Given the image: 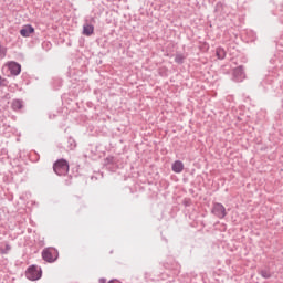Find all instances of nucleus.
Listing matches in <instances>:
<instances>
[{
  "instance_id": "nucleus-1",
  "label": "nucleus",
  "mask_w": 283,
  "mask_h": 283,
  "mask_svg": "<svg viewBox=\"0 0 283 283\" xmlns=\"http://www.w3.org/2000/svg\"><path fill=\"white\" fill-rule=\"evenodd\" d=\"M53 170L56 176H67L70 164L65 159H57L53 165Z\"/></svg>"
},
{
  "instance_id": "nucleus-2",
  "label": "nucleus",
  "mask_w": 283,
  "mask_h": 283,
  "mask_svg": "<svg viewBox=\"0 0 283 283\" xmlns=\"http://www.w3.org/2000/svg\"><path fill=\"white\" fill-rule=\"evenodd\" d=\"M42 275H43V272L41 271V268L36 265H31L25 272L27 279L31 280L32 282H35L36 280H41Z\"/></svg>"
},
{
  "instance_id": "nucleus-3",
  "label": "nucleus",
  "mask_w": 283,
  "mask_h": 283,
  "mask_svg": "<svg viewBox=\"0 0 283 283\" xmlns=\"http://www.w3.org/2000/svg\"><path fill=\"white\" fill-rule=\"evenodd\" d=\"M211 212L213 213V216L219 218V220H222L227 217V208H224V206L220 202L213 203Z\"/></svg>"
},
{
  "instance_id": "nucleus-4",
  "label": "nucleus",
  "mask_w": 283,
  "mask_h": 283,
  "mask_svg": "<svg viewBox=\"0 0 283 283\" xmlns=\"http://www.w3.org/2000/svg\"><path fill=\"white\" fill-rule=\"evenodd\" d=\"M56 258H59V253H56V250L45 249L42 251V260H44V262H56Z\"/></svg>"
},
{
  "instance_id": "nucleus-5",
  "label": "nucleus",
  "mask_w": 283,
  "mask_h": 283,
  "mask_svg": "<svg viewBox=\"0 0 283 283\" xmlns=\"http://www.w3.org/2000/svg\"><path fill=\"white\" fill-rule=\"evenodd\" d=\"M244 78V69L242 66H239L233 70V81H235V83H242Z\"/></svg>"
},
{
  "instance_id": "nucleus-6",
  "label": "nucleus",
  "mask_w": 283,
  "mask_h": 283,
  "mask_svg": "<svg viewBox=\"0 0 283 283\" xmlns=\"http://www.w3.org/2000/svg\"><path fill=\"white\" fill-rule=\"evenodd\" d=\"M8 67L11 76H19V74H21V64L17 62H10Z\"/></svg>"
},
{
  "instance_id": "nucleus-7",
  "label": "nucleus",
  "mask_w": 283,
  "mask_h": 283,
  "mask_svg": "<svg viewBox=\"0 0 283 283\" xmlns=\"http://www.w3.org/2000/svg\"><path fill=\"white\" fill-rule=\"evenodd\" d=\"M171 169L175 174H182V171L185 170V164H182V161L180 160H176L172 164Z\"/></svg>"
},
{
  "instance_id": "nucleus-8",
  "label": "nucleus",
  "mask_w": 283,
  "mask_h": 283,
  "mask_svg": "<svg viewBox=\"0 0 283 283\" xmlns=\"http://www.w3.org/2000/svg\"><path fill=\"white\" fill-rule=\"evenodd\" d=\"M20 34L24 38L30 36V34H34V27H32L31 24L25 25L20 30Z\"/></svg>"
},
{
  "instance_id": "nucleus-9",
  "label": "nucleus",
  "mask_w": 283,
  "mask_h": 283,
  "mask_svg": "<svg viewBox=\"0 0 283 283\" xmlns=\"http://www.w3.org/2000/svg\"><path fill=\"white\" fill-rule=\"evenodd\" d=\"M11 109H13V112H19V111L23 109V101L13 99L11 103Z\"/></svg>"
},
{
  "instance_id": "nucleus-10",
  "label": "nucleus",
  "mask_w": 283,
  "mask_h": 283,
  "mask_svg": "<svg viewBox=\"0 0 283 283\" xmlns=\"http://www.w3.org/2000/svg\"><path fill=\"white\" fill-rule=\"evenodd\" d=\"M83 34L85 36H92V34H94V25H92V24H84V27H83Z\"/></svg>"
},
{
  "instance_id": "nucleus-11",
  "label": "nucleus",
  "mask_w": 283,
  "mask_h": 283,
  "mask_svg": "<svg viewBox=\"0 0 283 283\" xmlns=\"http://www.w3.org/2000/svg\"><path fill=\"white\" fill-rule=\"evenodd\" d=\"M216 55H217V59L222 61L227 56V51H224V49H222V48H218L216 51Z\"/></svg>"
},
{
  "instance_id": "nucleus-12",
  "label": "nucleus",
  "mask_w": 283,
  "mask_h": 283,
  "mask_svg": "<svg viewBox=\"0 0 283 283\" xmlns=\"http://www.w3.org/2000/svg\"><path fill=\"white\" fill-rule=\"evenodd\" d=\"M67 149H70V151L76 149V140L72 137L67 139Z\"/></svg>"
},
{
  "instance_id": "nucleus-13",
  "label": "nucleus",
  "mask_w": 283,
  "mask_h": 283,
  "mask_svg": "<svg viewBox=\"0 0 283 283\" xmlns=\"http://www.w3.org/2000/svg\"><path fill=\"white\" fill-rule=\"evenodd\" d=\"M175 63H178V65H182V63H185V55L180 53L176 54Z\"/></svg>"
},
{
  "instance_id": "nucleus-14",
  "label": "nucleus",
  "mask_w": 283,
  "mask_h": 283,
  "mask_svg": "<svg viewBox=\"0 0 283 283\" xmlns=\"http://www.w3.org/2000/svg\"><path fill=\"white\" fill-rule=\"evenodd\" d=\"M259 273L262 277H264V280L271 279V271L269 270H261Z\"/></svg>"
},
{
  "instance_id": "nucleus-15",
  "label": "nucleus",
  "mask_w": 283,
  "mask_h": 283,
  "mask_svg": "<svg viewBox=\"0 0 283 283\" xmlns=\"http://www.w3.org/2000/svg\"><path fill=\"white\" fill-rule=\"evenodd\" d=\"M12 251V247L10 244H6V248L1 250L2 255H8Z\"/></svg>"
},
{
  "instance_id": "nucleus-16",
  "label": "nucleus",
  "mask_w": 283,
  "mask_h": 283,
  "mask_svg": "<svg viewBox=\"0 0 283 283\" xmlns=\"http://www.w3.org/2000/svg\"><path fill=\"white\" fill-rule=\"evenodd\" d=\"M9 83L8 78L0 76V87H8Z\"/></svg>"
},
{
  "instance_id": "nucleus-17",
  "label": "nucleus",
  "mask_w": 283,
  "mask_h": 283,
  "mask_svg": "<svg viewBox=\"0 0 283 283\" xmlns=\"http://www.w3.org/2000/svg\"><path fill=\"white\" fill-rule=\"evenodd\" d=\"M107 280L106 279H99V283H106Z\"/></svg>"
},
{
  "instance_id": "nucleus-18",
  "label": "nucleus",
  "mask_w": 283,
  "mask_h": 283,
  "mask_svg": "<svg viewBox=\"0 0 283 283\" xmlns=\"http://www.w3.org/2000/svg\"><path fill=\"white\" fill-rule=\"evenodd\" d=\"M218 8H222V3H217L216 10H218Z\"/></svg>"
},
{
  "instance_id": "nucleus-19",
  "label": "nucleus",
  "mask_w": 283,
  "mask_h": 283,
  "mask_svg": "<svg viewBox=\"0 0 283 283\" xmlns=\"http://www.w3.org/2000/svg\"><path fill=\"white\" fill-rule=\"evenodd\" d=\"M1 52H6V50L0 46V54H1Z\"/></svg>"
}]
</instances>
